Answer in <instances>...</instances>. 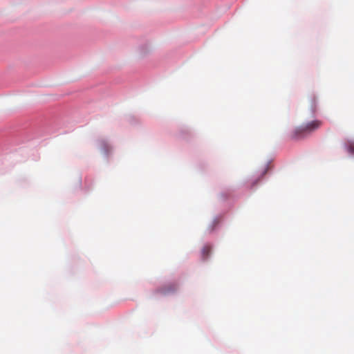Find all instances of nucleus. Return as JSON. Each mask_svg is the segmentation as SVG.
Instances as JSON below:
<instances>
[{"instance_id": "obj_1", "label": "nucleus", "mask_w": 354, "mask_h": 354, "mask_svg": "<svg viewBox=\"0 0 354 354\" xmlns=\"http://www.w3.org/2000/svg\"><path fill=\"white\" fill-rule=\"evenodd\" d=\"M322 125V122L320 120H313L297 127L295 131V136L297 138L304 136V135L309 134L315 130L318 129Z\"/></svg>"}, {"instance_id": "obj_2", "label": "nucleus", "mask_w": 354, "mask_h": 354, "mask_svg": "<svg viewBox=\"0 0 354 354\" xmlns=\"http://www.w3.org/2000/svg\"><path fill=\"white\" fill-rule=\"evenodd\" d=\"M178 288V286L176 283H169L165 285L156 290V292L162 295H167L168 294L174 292Z\"/></svg>"}, {"instance_id": "obj_3", "label": "nucleus", "mask_w": 354, "mask_h": 354, "mask_svg": "<svg viewBox=\"0 0 354 354\" xmlns=\"http://www.w3.org/2000/svg\"><path fill=\"white\" fill-rule=\"evenodd\" d=\"M347 150L348 153H350L352 155H354V142L353 141H349L347 142Z\"/></svg>"}, {"instance_id": "obj_4", "label": "nucleus", "mask_w": 354, "mask_h": 354, "mask_svg": "<svg viewBox=\"0 0 354 354\" xmlns=\"http://www.w3.org/2000/svg\"><path fill=\"white\" fill-rule=\"evenodd\" d=\"M210 251H211V247L210 246H209V245L204 246L203 248V250H202V253H203V257L204 258L207 257V256L210 253Z\"/></svg>"}, {"instance_id": "obj_5", "label": "nucleus", "mask_w": 354, "mask_h": 354, "mask_svg": "<svg viewBox=\"0 0 354 354\" xmlns=\"http://www.w3.org/2000/svg\"><path fill=\"white\" fill-rule=\"evenodd\" d=\"M266 171H267V169H266L264 170V171H263V175H264V174L266 173Z\"/></svg>"}]
</instances>
